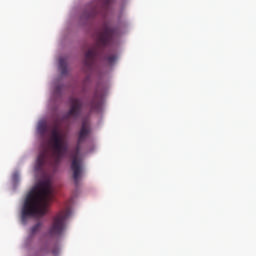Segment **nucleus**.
<instances>
[{"instance_id": "nucleus-6", "label": "nucleus", "mask_w": 256, "mask_h": 256, "mask_svg": "<svg viewBox=\"0 0 256 256\" xmlns=\"http://www.w3.org/2000/svg\"><path fill=\"white\" fill-rule=\"evenodd\" d=\"M69 110L64 115V119H78L83 111V100L81 98L71 96L68 100Z\"/></svg>"}, {"instance_id": "nucleus-2", "label": "nucleus", "mask_w": 256, "mask_h": 256, "mask_svg": "<svg viewBox=\"0 0 256 256\" xmlns=\"http://www.w3.org/2000/svg\"><path fill=\"white\" fill-rule=\"evenodd\" d=\"M113 35H115V29L109 26L107 22H104L102 27L96 32L95 45H93L85 54L84 65L87 69H91V67H93L95 59L99 57V53L103 51V48L107 47V45L111 43Z\"/></svg>"}, {"instance_id": "nucleus-15", "label": "nucleus", "mask_w": 256, "mask_h": 256, "mask_svg": "<svg viewBox=\"0 0 256 256\" xmlns=\"http://www.w3.org/2000/svg\"><path fill=\"white\" fill-rule=\"evenodd\" d=\"M61 89H63V86H60V85L56 86L55 90H54V93L56 95H60L61 94Z\"/></svg>"}, {"instance_id": "nucleus-4", "label": "nucleus", "mask_w": 256, "mask_h": 256, "mask_svg": "<svg viewBox=\"0 0 256 256\" xmlns=\"http://www.w3.org/2000/svg\"><path fill=\"white\" fill-rule=\"evenodd\" d=\"M50 145L53 151L54 161L56 165H59L61 159L67 155L69 147L67 146L65 138H63V135H61L57 129H53L51 132Z\"/></svg>"}, {"instance_id": "nucleus-13", "label": "nucleus", "mask_w": 256, "mask_h": 256, "mask_svg": "<svg viewBox=\"0 0 256 256\" xmlns=\"http://www.w3.org/2000/svg\"><path fill=\"white\" fill-rule=\"evenodd\" d=\"M106 59H107L108 63H110V65H111V64L115 63V61H117V55H115V54L109 55Z\"/></svg>"}, {"instance_id": "nucleus-7", "label": "nucleus", "mask_w": 256, "mask_h": 256, "mask_svg": "<svg viewBox=\"0 0 256 256\" xmlns=\"http://www.w3.org/2000/svg\"><path fill=\"white\" fill-rule=\"evenodd\" d=\"M47 155L48 152L45 148L39 153L34 167L35 171H37L38 173L43 171V167L45 166V162L47 161Z\"/></svg>"}, {"instance_id": "nucleus-11", "label": "nucleus", "mask_w": 256, "mask_h": 256, "mask_svg": "<svg viewBox=\"0 0 256 256\" xmlns=\"http://www.w3.org/2000/svg\"><path fill=\"white\" fill-rule=\"evenodd\" d=\"M88 11L89 12L86 13L87 19H91V17H95V15H97V6L91 4L88 7Z\"/></svg>"}, {"instance_id": "nucleus-16", "label": "nucleus", "mask_w": 256, "mask_h": 256, "mask_svg": "<svg viewBox=\"0 0 256 256\" xmlns=\"http://www.w3.org/2000/svg\"><path fill=\"white\" fill-rule=\"evenodd\" d=\"M53 255H59V248L56 247L52 250Z\"/></svg>"}, {"instance_id": "nucleus-8", "label": "nucleus", "mask_w": 256, "mask_h": 256, "mask_svg": "<svg viewBox=\"0 0 256 256\" xmlns=\"http://www.w3.org/2000/svg\"><path fill=\"white\" fill-rule=\"evenodd\" d=\"M101 105H102L101 97L95 94L93 100L90 103L91 111H99V109H101Z\"/></svg>"}, {"instance_id": "nucleus-12", "label": "nucleus", "mask_w": 256, "mask_h": 256, "mask_svg": "<svg viewBox=\"0 0 256 256\" xmlns=\"http://www.w3.org/2000/svg\"><path fill=\"white\" fill-rule=\"evenodd\" d=\"M39 229H41V222H38L36 225H34L31 228L32 235H35V233H37V231H39Z\"/></svg>"}, {"instance_id": "nucleus-14", "label": "nucleus", "mask_w": 256, "mask_h": 256, "mask_svg": "<svg viewBox=\"0 0 256 256\" xmlns=\"http://www.w3.org/2000/svg\"><path fill=\"white\" fill-rule=\"evenodd\" d=\"M113 0H103L102 5L104 9H109V6L111 5Z\"/></svg>"}, {"instance_id": "nucleus-3", "label": "nucleus", "mask_w": 256, "mask_h": 256, "mask_svg": "<svg viewBox=\"0 0 256 256\" xmlns=\"http://www.w3.org/2000/svg\"><path fill=\"white\" fill-rule=\"evenodd\" d=\"M87 137H89V127H87V124L84 122L82 123V127L78 134L77 146L75 148V152L72 154V162L70 166L76 187H79L81 177H83V160L79 157V153L81 151V143H83Z\"/></svg>"}, {"instance_id": "nucleus-9", "label": "nucleus", "mask_w": 256, "mask_h": 256, "mask_svg": "<svg viewBox=\"0 0 256 256\" xmlns=\"http://www.w3.org/2000/svg\"><path fill=\"white\" fill-rule=\"evenodd\" d=\"M59 71L61 75H67V60L64 58L59 59Z\"/></svg>"}, {"instance_id": "nucleus-1", "label": "nucleus", "mask_w": 256, "mask_h": 256, "mask_svg": "<svg viewBox=\"0 0 256 256\" xmlns=\"http://www.w3.org/2000/svg\"><path fill=\"white\" fill-rule=\"evenodd\" d=\"M53 197H55V188L51 178L40 181L25 198L21 214L22 223H27V219L31 217L46 215Z\"/></svg>"}, {"instance_id": "nucleus-5", "label": "nucleus", "mask_w": 256, "mask_h": 256, "mask_svg": "<svg viewBox=\"0 0 256 256\" xmlns=\"http://www.w3.org/2000/svg\"><path fill=\"white\" fill-rule=\"evenodd\" d=\"M71 211L64 210L59 212L54 218L52 225L49 228L48 234L50 237H59L67 228V219H69Z\"/></svg>"}, {"instance_id": "nucleus-10", "label": "nucleus", "mask_w": 256, "mask_h": 256, "mask_svg": "<svg viewBox=\"0 0 256 256\" xmlns=\"http://www.w3.org/2000/svg\"><path fill=\"white\" fill-rule=\"evenodd\" d=\"M37 131L41 137H45V134L47 133V124L45 122H40Z\"/></svg>"}]
</instances>
